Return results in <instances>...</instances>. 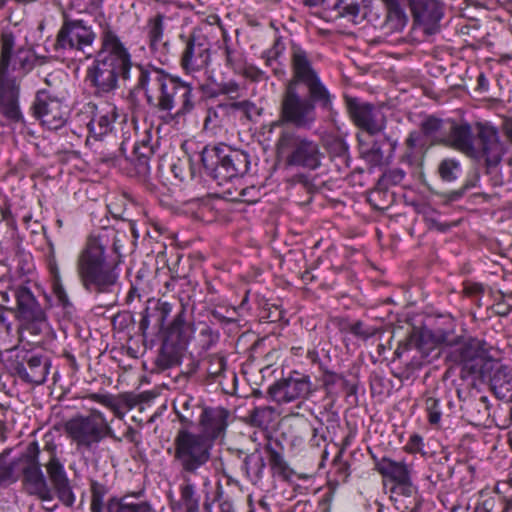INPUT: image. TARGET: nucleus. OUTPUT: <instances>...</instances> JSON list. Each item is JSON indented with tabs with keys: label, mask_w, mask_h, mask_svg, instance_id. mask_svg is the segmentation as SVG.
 Segmentation results:
<instances>
[{
	"label": "nucleus",
	"mask_w": 512,
	"mask_h": 512,
	"mask_svg": "<svg viewBox=\"0 0 512 512\" xmlns=\"http://www.w3.org/2000/svg\"><path fill=\"white\" fill-rule=\"evenodd\" d=\"M164 19V15L158 13L147 21L149 47L154 53L166 54L169 50V42L164 40Z\"/></svg>",
	"instance_id": "473e14b6"
},
{
	"label": "nucleus",
	"mask_w": 512,
	"mask_h": 512,
	"mask_svg": "<svg viewBox=\"0 0 512 512\" xmlns=\"http://www.w3.org/2000/svg\"><path fill=\"white\" fill-rule=\"evenodd\" d=\"M154 154L155 147L152 144L151 136L146 135L141 141L135 143L132 155L126 159L131 162L138 175L146 176L150 172V160Z\"/></svg>",
	"instance_id": "2f4dec72"
},
{
	"label": "nucleus",
	"mask_w": 512,
	"mask_h": 512,
	"mask_svg": "<svg viewBox=\"0 0 512 512\" xmlns=\"http://www.w3.org/2000/svg\"><path fill=\"white\" fill-rule=\"evenodd\" d=\"M385 8V19L381 29L385 34L399 33L409 22V16L403 6V0H381Z\"/></svg>",
	"instance_id": "c756f323"
},
{
	"label": "nucleus",
	"mask_w": 512,
	"mask_h": 512,
	"mask_svg": "<svg viewBox=\"0 0 512 512\" xmlns=\"http://www.w3.org/2000/svg\"><path fill=\"white\" fill-rule=\"evenodd\" d=\"M117 118L116 107L111 106L105 112H97L88 123L90 136L100 140L113 130V124Z\"/></svg>",
	"instance_id": "c9c22d12"
},
{
	"label": "nucleus",
	"mask_w": 512,
	"mask_h": 512,
	"mask_svg": "<svg viewBox=\"0 0 512 512\" xmlns=\"http://www.w3.org/2000/svg\"><path fill=\"white\" fill-rule=\"evenodd\" d=\"M473 512H500V501L496 497H486L480 499Z\"/></svg>",
	"instance_id": "0e129e2a"
},
{
	"label": "nucleus",
	"mask_w": 512,
	"mask_h": 512,
	"mask_svg": "<svg viewBox=\"0 0 512 512\" xmlns=\"http://www.w3.org/2000/svg\"><path fill=\"white\" fill-rule=\"evenodd\" d=\"M265 466L262 454L256 450L244 457L242 470L246 477L255 484L262 478Z\"/></svg>",
	"instance_id": "58836bf2"
},
{
	"label": "nucleus",
	"mask_w": 512,
	"mask_h": 512,
	"mask_svg": "<svg viewBox=\"0 0 512 512\" xmlns=\"http://www.w3.org/2000/svg\"><path fill=\"white\" fill-rule=\"evenodd\" d=\"M203 373V359L199 360L194 356L190 355L188 357V362L185 365V369L183 370V374L188 377H197L199 380V375Z\"/></svg>",
	"instance_id": "69168bd1"
},
{
	"label": "nucleus",
	"mask_w": 512,
	"mask_h": 512,
	"mask_svg": "<svg viewBox=\"0 0 512 512\" xmlns=\"http://www.w3.org/2000/svg\"><path fill=\"white\" fill-rule=\"evenodd\" d=\"M40 449L37 442L28 445L25 453L17 459V470L29 494L37 495L43 502H52L53 495L39 462Z\"/></svg>",
	"instance_id": "f3484780"
},
{
	"label": "nucleus",
	"mask_w": 512,
	"mask_h": 512,
	"mask_svg": "<svg viewBox=\"0 0 512 512\" xmlns=\"http://www.w3.org/2000/svg\"><path fill=\"white\" fill-rule=\"evenodd\" d=\"M286 49L285 42L281 36L275 38L272 46L263 51L262 59L265 60L266 66L272 67L274 63H278Z\"/></svg>",
	"instance_id": "49530a36"
},
{
	"label": "nucleus",
	"mask_w": 512,
	"mask_h": 512,
	"mask_svg": "<svg viewBox=\"0 0 512 512\" xmlns=\"http://www.w3.org/2000/svg\"><path fill=\"white\" fill-rule=\"evenodd\" d=\"M210 501L217 502V512H235L232 500L228 496L223 495L222 488L219 486L213 498Z\"/></svg>",
	"instance_id": "338daca9"
},
{
	"label": "nucleus",
	"mask_w": 512,
	"mask_h": 512,
	"mask_svg": "<svg viewBox=\"0 0 512 512\" xmlns=\"http://www.w3.org/2000/svg\"><path fill=\"white\" fill-rule=\"evenodd\" d=\"M58 499L62 502L63 505L67 507H72L75 502V495L72 491V487L70 485V481L62 483L53 487Z\"/></svg>",
	"instance_id": "e2e57ef3"
},
{
	"label": "nucleus",
	"mask_w": 512,
	"mask_h": 512,
	"mask_svg": "<svg viewBox=\"0 0 512 512\" xmlns=\"http://www.w3.org/2000/svg\"><path fill=\"white\" fill-rule=\"evenodd\" d=\"M405 144L407 146V152L403 158L410 165H414L417 162V156L414 153V149L417 147H419L421 150L424 149L426 141L423 139L421 132L414 130L409 133Z\"/></svg>",
	"instance_id": "a18cd8bd"
},
{
	"label": "nucleus",
	"mask_w": 512,
	"mask_h": 512,
	"mask_svg": "<svg viewBox=\"0 0 512 512\" xmlns=\"http://www.w3.org/2000/svg\"><path fill=\"white\" fill-rule=\"evenodd\" d=\"M343 375L325 369L322 376V385L328 398L334 399L335 395L333 387L338 382H341Z\"/></svg>",
	"instance_id": "052dcab7"
},
{
	"label": "nucleus",
	"mask_w": 512,
	"mask_h": 512,
	"mask_svg": "<svg viewBox=\"0 0 512 512\" xmlns=\"http://www.w3.org/2000/svg\"><path fill=\"white\" fill-rule=\"evenodd\" d=\"M198 100V89L192 83L170 74L152 109L167 112L173 118H179L190 114Z\"/></svg>",
	"instance_id": "f8f14e48"
},
{
	"label": "nucleus",
	"mask_w": 512,
	"mask_h": 512,
	"mask_svg": "<svg viewBox=\"0 0 512 512\" xmlns=\"http://www.w3.org/2000/svg\"><path fill=\"white\" fill-rule=\"evenodd\" d=\"M335 99L331 91L305 89L301 94L297 87L286 85L280 98L278 119L274 126L310 130L316 123L317 109L325 114L326 121L336 124L338 111L334 106Z\"/></svg>",
	"instance_id": "7ed1b4c3"
},
{
	"label": "nucleus",
	"mask_w": 512,
	"mask_h": 512,
	"mask_svg": "<svg viewBox=\"0 0 512 512\" xmlns=\"http://www.w3.org/2000/svg\"><path fill=\"white\" fill-rule=\"evenodd\" d=\"M65 432L77 451L92 452L105 439L121 443L122 437L115 434L107 422L104 414L98 410H91L87 415L78 414L69 419L65 425Z\"/></svg>",
	"instance_id": "0eeeda50"
},
{
	"label": "nucleus",
	"mask_w": 512,
	"mask_h": 512,
	"mask_svg": "<svg viewBox=\"0 0 512 512\" xmlns=\"http://www.w3.org/2000/svg\"><path fill=\"white\" fill-rule=\"evenodd\" d=\"M193 305L181 301L180 310L166 328L156 363L162 369L179 365L193 335L195 326L191 321Z\"/></svg>",
	"instance_id": "39448f33"
},
{
	"label": "nucleus",
	"mask_w": 512,
	"mask_h": 512,
	"mask_svg": "<svg viewBox=\"0 0 512 512\" xmlns=\"http://www.w3.org/2000/svg\"><path fill=\"white\" fill-rule=\"evenodd\" d=\"M317 387L309 375L293 370L287 377L273 383L268 390L271 398L277 403H290L298 399H308Z\"/></svg>",
	"instance_id": "6ab92c4d"
},
{
	"label": "nucleus",
	"mask_w": 512,
	"mask_h": 512,
	"mask_svg": "<svg viewBox=\"0 0 512 512\" xmlns=\"http://www.w3.org/2000/svg\"><path fill=\"white\" fill-rule=\"evenodd\" d=\"M490 385L498 399L512 402V367L501 365L491 377Z\"/></svg>",
	"instance_id": "f704fd0d"
},
{
	"label": "nucleus",
	"mask_w": 512,
	"mask_h": 512,
	"mask_svg": "<svg viewBox=\"0 0 512 512\" xmlns=\"http://www.w3.org/2000/svg\"><path fill=\"white\" fill-rule=\"evenodd\" d=\"M264 449L267 453L271 468L279 472H284L287 469V463L283 456L284 448L282 443L278 439L270 438Z\"/></svg>",
	"instance_id": "ea45409f"
},
{
	"label": "nucleus",
	"mask_w": 512,
	"mask_h": 512,
	"mask_svg": "<svg viewBox=\"0 0 512 512\" xmlns=\"http://www.w3.org/2000/svg\"><path fill=\"white\" fill-rule=\"evenodd\" d=\"M449 338L450 329H414L405 343L395 350V355L402 359L411 371H414L437 358L440 353L438 346L447 345Z\"/></svg>",
	"instance_id": "6e6552de"
},
{
	"label": "nucleus",
	"mask_w": 512,
	"mask_h": 512,
	"mask_svg": "<svg viewBox=\"0 0 512 512\" xmlns=\"http://www.w3.org/2000/svg\"><path fill=\"white\" fill-rule=\"evenodd\" d=\"M184 48L180 55V66L187 74H193L207 68L211 61V45L208 38L201 33L180 35Z\"/></svg>",
	"instance_id": "412c9836"
},
{
	"label": "nucleus",
	"mask_w": 512,
	"mask_h": 512,
	"mask_svg": "<svg viewBox=\"0 0 512 512\" xmlns=\"http://www.w3.org/2000/svg\"><path fill=\"white\" fill-rule=\"evenodd\" d=\"M204 172L218 185L247 174L251 160L248 152L225 144L205 146L200 154Z\"/></svg>",
	"instance_id": "20e7f679"
},
{
	"label": "nucleus",
	"mask_w": 512,
	"mask_h": 512,
	"mask_svg": "<svg viewBox=\"0 0 512 512\" xmlns=\"http://www.w3.org/2000/svg\"><path fill=\"white\" fill-rule=\"evenodd\" d=\"M124 232L105 227L88 237L76 260V272L83 289L94 295L111 294L119 282Z\"/></svg>",
	"instance_id": "f257e3e1"
},
{
	"label": "nucleus",
	"mask_w": 512,
	"mask_h": 512,
	"mask_svg": "<svg viewBox=\"0 0 512 512\" xmlns=\"http://www.w3.org/2000/svg\"><path fill=\"white\" fill-rule=\"evenodd\" d=\"M390 491L398 496L408 498L409 501H414L416 500V496H421L418 492L417 486L413 483L412 478L398 484H393Z\"/></svg>",
	"instance_id": "603ef678"
},
{
	"label": "nucleus",
	"mask_w": 512,
	"mask_h": 512,
	"mask_svg": "<svg viewBox=\"0 0 512 512\" xmlns=\"http://www.w3.org/2000/svg\"><path fill=\"white\" fill-rule=\"evenodd\" d=\"M443 145L458 150L467 156L476 153L475 137L468 122H449L446 137L440 139Z\"/></svg>",
	"instance_id": "cd10ccee"
},
{
	"label": "nucleus",
	"mask_w": 512,
	"mask_h": 512,
	"mask_svg": "<svg viewBox=\"0 0 512 512\" xmlns=\"http://www.w3.org/2000/svg\"><path fill=\"white\" fill-rule=\"evenodd\" d=\"M223 41H224V57H225V65L232 69L235 73L240 71L242 66L241 55L236 50L232 49L229 44V36L224 31L223 32Z\"/></svg>",
	"instance_id": "3c124183"
},
{
	"label": "nucleus",
	"mask_w": 512,
	"mask_h": 512,
	"mask_svg": "<svg viewBox=\"0 0 512 512\" xmlns=\"http://www.w3.org/2000/svg\"><path fill=\"white\" fill-rule=\"evenodd\" d=\"M107 512H154V509L148 501L139 500L137 494H130L109 499Z\"/></svg>",
	"instance_id": "72a5a7b5"
},
{
	"label": "nucleus",
	"mask_w": 512,
	"mask_h": 512,
	"mask_svg": "<svg viewBox=\"0 0 512 512\" xmlns=\"http://www.w3.org/2000/svg\"><path fill=\"white\" fill-rule=\"evenodd\" d=\"M51 362L49 357L27 350L17 351L10 361V369L25 383L41 385L46 381Z\"/></svg>",
	"instance_id": "aec40b11"
},
{
	"label": "nucleus",
	"mask_w": 512,
	"mask_h": 512,
	"mask_svg": "<svg viewBox=\"0 0 512 512\" xmlns=\"http://www.w3.org/2000/svg\"><path fill=\"white\" fill-rule=\"evenodd\" d=\"M100 40L101 47L93 54L94 61L87 69L86 80L95 97L109 98L119 88V79H132L133 62L129 50L109 25L103 28Z\"/></svg>",
	"instance_id": "f03ea898"
},
{
	"label": "nucleus",
	"mask_w": 512,
	"mask_h": 512,
	"mask_svg": "<svg viewBox=\"0 0 512 512\" xmlns=\"http://www.w3.org/2000/svg\"><path fill=\"white\" fill-rule=\"evenodd\" d=\"M198 342L202 350H209L219 340V333L213 330L207 323L198 325Z\"/></svg>",
	"instance_id": "09e8293b"
},
{
	"label": "nucleus",
	"mask_w": 512,
	"mask_h": 512,
	"mask_svg": "<svg viewBox=\"0 0 512 512\" xmlns=\"http://www.w3.org/2000/svg\"><path fill=\"white\" fill-rule=\"evenodd\" d=\"M290 62L292 77L286 85L297 88L302 85L304 89L330 91L314 67L310 54L300 45L293 44L291 46Z\"/></svg>",
	"instance_id": "a211bd4d"
},
{
	"label": "nucleus",
	"mask_w": 512,
	"mask_h": 512,
	"mask_svg": "<svg viewBox=\"0 0 512 512\" xmlns=\"http://www.w3.org/2000/svg\"><path fill=\"white\" fill-rule=\"evenodd\" d=\"M333 9L338 11L339 17L356 18L360 13V5L357 1L347 3L346 0H337Z\"/></svg>",
	"instance_id": "6e6d98bb"
},
{
	"label": "nucleus",
	"mask_w": 512,
	"mask_h": 512,
	"mask_svg": "<svg viewBox=\"0 0 512 512\" xmlns=\"http://www.w3.org/2000/svg\"><path fill=\"white\" fill-rule=\"evenodd\" d=\"M47 267L51 275L52 289L57 285H63L60 270L55 256L54 247L52 244L50 245V251L47 255Z\"/></svg>",
	"instance_id": "bf43d9fd"
},
{
	"label": "nucleus",
	"mask_w": 512,
	"mask_h": 512,
	"mask_svg": "<svg viewBox=\"0 0 512 512\" xmlns=\"http://www.w3.org/2000/svg\"><path fill=\"white\" fill-rule=\"evenodd\" d=\"M406 173L401 168L389 169L383 174V180L391 185L399 184L404 178Z\"/></svg>",
	"instance_id": "774afa93"
},
{
	"label": "nucleus",
	"mask_w": 512,
	"mask_h": 512,
	"mask_svg": "<svg viewBox=\"0 0 512 512\" xmlns=\"http://www.w3.org/2000/svg\"><path fill=\"white\" fill-rule=\"evenodd\" d=\"M446 122L435 116H429L420 125L421 135L431 140L432 144H442L441 138L446 137Z\"/></svg>",
	"instance_id": "4c0bfd02"
},
{
	"label": "nucleus",
	"mask_w": 512,
	"mask_h": 512,
	"mask_svg": "<svg viewBox=\"0 0 512 512\" xmlns=\"http://www.w3.org/2000/svg\"><path fill=\"white\" fill-rule=\"evenodd\" d=\"M11 307L0 305V338H10L13 336V322L9 319V313L14 314L11 311Z\"/></svg>",
	"instance_id": "5fc2aeb1"
},
{
	"label": "nucleus",
	"mask_w": 512,
	"mask_h": 512,
	"mask_svg": "<svg viewBox=\"0 0 512 512\" xmlns=\"http://www.w3.org/2000/svg\"><path fill=\"white\" fill-rule=\"evenodd\" d=\"M477 178L466 179L465 182L461 185L460 188L447 191V192H439L434 191L433 193L438 196L444 205L451 204L453 202H457L464 197V195L473 187L476 186Z\"/></svg>",
	"instance_id": "79ce46f5"
},
{
	"label": "nucleus",
	"mask_w": 512,
	"mask_h": 512,
	"mask_svg": "<svg viewBox=\"0 0 512 512\" xmlns=\"http://www.w3.org/2000/svg\"><path fill=\"white\" fill-rule=\"evenodd\" d=\"M13 292L16 307L10 310L14 311L15 317L21 322L23 329L35 336L44 333L49 328L48 316L30 288L19 285Z\"/></svg>",
	"instance_id": "4468645a"
},
{
	"label": "nucleus",
	"mask_w": 512,
	"mask_h": 512,
	"mask_svg": "<svg viewBox=\"0 0 512 512\" xmlns=\"http://www.w3.org/2000/svg\"><path fill=\"white\" fill-rule=\"evenodd\" d=\"M452 332L453 328L444 350L446 362L460 366L462 378L480 374L484 363L490 359L491 347L484 339L452 336Z\"/></svg>",
	"instance_id": "9d476101"
},
{
	"label": "nucleus",
	"mask_w": 512,
	"mask_h": 512,
	"mask_svg": "<svg viewBox=\"0 0 512 512\" xmlns=\"http://www.w3.org/2000/svg\"><path fill=\"white\" fill-rule=\"evenodd\" d=\"M460 173V162L454 158H444L438 164L437 174L444 183H453L458 179Z\"/></svg>",
	"instance_id": "a19ab883"
},
{
	"label": "nucleus",
	"mask_w": 512,
	"mask_h": 512,
	"mask_svg": "<svg viewBox=\"0 0 512 512\" xmlns=\"http://www.w3.org/2000/svg\"><path fill=\"white\" fill-rule=\"evenodd\" d=\"M237 74H240L246 79L256 83L267 81L269 79V76L265 71L254 64L248 63L242 64L240 71H238Z\"/></svg>",
	"instance_id": "864d4df0"
},
{
	"label": "nucleus",
	"mask_w": 512,
	"mask_h": 512,
	"mask_svg": "<svg viewBox=\"0 0 512 512\" xmlns=\"http://www.w3.org/2000/svg\"><path fill=\"white\" fill-rule=\"evenodd\" d=\"M206 405L199 399L188 394H181L173 401V410L179 421V427L173 438V443L167 449L170 456H186L188 447L204 441L201 436H195L192 430L199 425Z\"/></svg>",
	"instance_id": "1a4fd4ad"
},
{
	"label": "nucleus",
	"mask_w": 512,
	"mask_h": 512,
	"mask_svg": "<svg viewBox=\"0 0 512 512\" xmlns=\"http://www.w3.org/2000/svg\"><path fill=\"white\" fill-rule=\"evenodd\" d=\"M46 469L53 487L69 481L64 466L56 457L50 459Z\"/></svg>",
	"instance_id": "de8ad7c7"
},
{
	"label": "nucleus",
	"mask_w": 512,
	"mask_h": 512,
	"mask_svg": "<svg viewBox=\"0 0 512 512\" xmlns=\"http://www.w3.org/2000/svg\"><path fill=\"white\" fill-rule=\"evenodd\" d=\"M8 57L0 65V126H26L20 106V80L7 72Z\"/></svg>",
	"instance_id": "dca6fc26"
},
{
	"label": "nucleus",
	"mask_w": 512,
	"mask_h": 512,
	"mask_svg": "<svg viewBox=\"0 0 512 512\" xmlns=\"http://www.w3.org/2000/svg\"><path fill=\"white\" fill-rule=\"evenodd\" d=\"M52 290L57 299L58 305L62 308L64 318L69 321L75 319L77 317V310L73 302L70 300L64 285H57Z\"/></svg>",
	"instance_id": "37998d69"
},
{
	"label": "nucleus",
	"mask_w": 512,
	"mask_h": 512,
	"mask_svg": "<svg viewBox=\"0 0 512 512\" xmlns=\"http://www.w3.org/2000/svg\"><path fill=\"white\" fill-rule=\"evenodd\" d=\"M476 129L478 146H476V153L470 154L469 157L483 159L487 168L496 167L501 162L503 154L498 130L494 126L483 123H477Z\"/></svg>",
	"instance_id": "a878e982"
},
{
	"label": "nucleus",
	"mask_w": 512,
	"mask_h": 512,
	"mask_svg": "<svg viewBox=\"0 0 512 512\" xmlns=\"http://www.w3.org/2000/svg\"><path fill=\"white\" fill-rule=\"evenodd\" d=\"M424 408L430 425L438 426L443 415L450 416L454 403L448 396L439 397L435 392H426L423 395Z\"/></svg>",
	"instance_id": "7c9ffc66"
},
{
	"label": "nucleus",
	"mask_w": 512,
	"mask_h": 512,
	"mask_svg": "<svg viewBox=\"0 0 512 512\" xmlns=\"http://www.w3.org/2000/svg\"><path fill=\"white\" fill-rule=\"evenodd\" d=\"M172 464L178 470L182 479L179 486L180 499L172 504L174 512H200V496L197 494L196 486L192 477L199 475L208 463L194 460L187 456H171Z\"/></svg>",
	"instance_id": "2eb2a0df"
},
{
	"label": "nucleus",
	"mask_w": 512,
	"mask_h": 512,
	"mask_svg": "<svg viewBox=\"0 0 512 512\" xmlns=\"http://www.w3.org/2000/svg\"><path fill=\"white\" fill-rule=\"evenodd\" d=\"M230 109L232 110H238L241 111L245 117L249 120H251L255 116L260 115V111L258 107L249 100H243V101H234L229 104H227Z\"/></svg>",
	"instance_id": "13d9d810"
},
{
	"label": "nucleus",
	"mask_w": 512,
	"mask_h": 512,
	"mask_svg": "<svg viewBox=\"0 0 512 512\" xmlns=\"http://www.w3.org/2000/svg\"><path fill=\"white\" fill-rule=\"evenodd\" d=\"M231 412L222 406H206L199 423L201 432H195V436H201L204 441L197 446L188 447L187 457L208 463L211 459L214 441L223 438L229 426Z\"/></svg>",
	"instance_id": "9b49d317"
},
{
	"label": "nucleus",
	"mask_w": 512,
	"mask_h": 512,
	"mask_svg": "<svg viewBox=\"0 0 512 512\" xmlns=\"http://www.w3.org/2000/svg\"><path fill=\"white\" fill-rule=\"evenodd\" d=\"M346 106L350 118L361 130L369 135H376L384 130L386 117L379 107L352 97H346Z\"/></svg>",
	"instance_id": "393cba45"
},
{
	"label": "nucleus",
	"mask_w": 512,
	"mask_h": 512,
	"mask_svg": "<svg viewBox=\"0 0 512 512\" xmlns=\"http://www.w3.org/2000/svg\"><path fill=\"white\" fill-rule=\"evenodd\" d=\"M96 37L92 26L84 20L64 18L57 32L53 49L57 53L68 52L89 59L94 54L93 44Z\"/></svg>",
	"instance_id": "ddd939ff"
},
{
	"label": "nucleus",
	"mask_w": 512,
	"mask_h": 512,
	"mask_svg": "<svg viewBox=\"0 0 512 512\" xmlns=\"http://www.w3.org/2000/svg\"><path fill=\"white\" fill-rule=\"evenodd\" d=\"M172 312V305L161 299H149L141 313L139 332L146 337L148 333L158 334L163 331L165 322Z\"/></svg>",
	"instance_id": "bb28decb"
},
{
	"label": "nucleus",
	"mask_w": 512,
	"mask_h": 512,
	"mask_svg": "<svg viewBox=\"0 0 512 512\" xmlns=\"http://www.w3.org/2000/svg\"><path fill=\"white\" fill-rule=\"evenodd\" d=\"M171 171L175 178H178L180 181H184L187 177V174H189L191 178H194L195 176L190 158H188L186 161L178 159L177 162L172 164Z\"/></svg>",
	"instance_id": "4d7b16f0"
},
{
	"label": "nucleus",
	"mask_w": 512,
	"mask_h": 512,
	"mask_svg": "<svg viewBox=\"0 0 512 512\" xmlns=\"http://www.w3.org/2000/svg\"><path fill=\"white\" fill-rule=\"evenodd\" d=\"M30 111L32 116L49 130H58L67 121V113L62 102L47 90L37 91Z\"/></svg>",
	"instance_id": "5701e85b"
},
{
	"label": "nucleus",
	"mask_w": 512,
	"mask_h": 512,
	"mask_svg": "<svg viewBox=\"0 0 512 512\" xmlns=\"http://www.w3.org/2000/svg\"><path fill=\"white\" fill-rule=\"evenodd\" d=\"M275 149L286 166L310 171L317 170L325 157L316 140L289 128L279 133Z\"/></svg>",
	"instance_id": "423d86ee"
},
{
	"label": "nucleus",
	"mask_w": 512,
	"mask_h": 512,
	"mask_svg": "<svg viewBox=\"0 0 512 512\" xmlns=\"http://www.w3.org/2000/svg\"><path fill=\"white\" fill-rule=\"evenodd\" d=\"M170 73L151 64L133 63V90L143 91L147 105L152 108L159 97Z\"/></svg>",
	"instance_id": "4be33fe9"
},
{
	"label": "nucleus",
	"mask_w": 512,
	"mask_h": 512,
	"mask_svg": "<svg viewBox=\"0 0 512 512\" xmlns=\"http://www.w3.org/2000/svg\"><path fill=\"white\" fill-rule=\"evenodd\" d=\"M17 459L9 461L8 454H0V486L16 482L18 479Z\"/></svg>",
	"instance_id": "c03bdc74"
},
{
	"label": "nucleus",
	"mask_w": 512,
	"mask_h": 512,
	"mask_svg": "<svg viewBox=\"0 0 512 512\" xmlns=\"http://www.w3.org/2000/svg\"><path fill=\"white\" fill-rule=\"evenodd\" d=\"M270 411L266 407H256L249 413V422L252 426L263 428L269 423Z\"/></svg>",
	"instance_id": "680f3d73"
},
{
	"label": "nucleus",
	"mask_w": 512,
	"mask_h": 512,
	"mask_svg": "<svg viewBox=\"0 0 512 512\" xmlns=\"http://www.w3.org/2000/svg\"><path fill=\"white\" fill-rule=\"evenodd\" d=\"M411 12L413 26L420 27L426 35L440 31L444 17V4L440 0H403Z\"/></svg>",
	"instance_id": "b1692460"
},
{
	"label": "nucleus",
	"mask_w": 512,
	"mask_h": 512,
	"mask_svg": "<svg viewBox=\"0 0 512 512\" xmlns=\"http://www.w3.org/2000/svg\"><path fill=\"white\" fill-rule=\"evenodd\" d=\"M226 371V359L218 354L207 355L203 359V373L199 380H206L208 383L218 382L222 385L221 379Z\"/></svg>",
	"instance_id": "e433bc0d"
},
{
	"label": "nucleus",
	"mask_w": 512,
	"mask_h": 512,
	"mask_svg": "<svg viewBox=\"0 0 512 512\" xmlns=\"http://www.w3.org/2000/svg\"><path fill=\"white\" fill-rule=\"evenodd\" d=\"M91 512H102L104 507V497L108 492L107 487L97 481H91Z\"/></svg>",
	"instance_id": "8fccbe9b"
},
{
	"label": "nucleus",
	"mask_w": 512,
	"mask_h": 512,
	"mask_svg": "<svg viewBox=\"0 0 512 512\" xmlns=\"http://www.w3.org/2000/svg\"><path fill=\"white\" fill-rule=\"evenodd\" d=\"M375 470L387 481L398 484L407 481L413 476V464L405 461H396L389 457L375 459Z\"/></svg>",
	"instance_id": "c85d7f7f"
}]
</instances>
